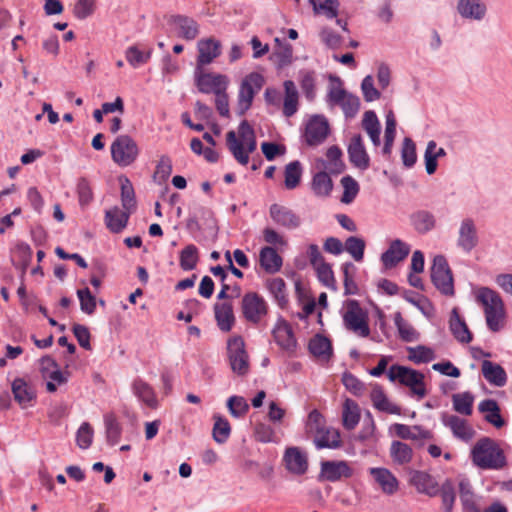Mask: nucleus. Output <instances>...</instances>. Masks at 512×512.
Masks as SVG:
<instances>
[{
    "label": "nucleus",
    "instance_id": "f257e3e1",
    "mask_svg": "<svg viewBox=\"0 0 512 512\" xmlns=\"http://www.w3.org/2000/svg\"><path fill=\"white\" fill-rule=\"evenodd\" d=\"M470 459L474 466L482 470H501L507 465L506 455L500 444L486 436L473 445Z\"/></svg>",
    "mask_w": 512,
    "mask_h": 512
},
{
    "label": "nucleus",
    "instance_id": "f03ea898",
    "mask_svg": "<svg viewBox=\"0 0 512 512\" xmlns=\"http://www.w3.org/2000/svg\"><path fill=\"white\" fill-rule=\"evenodd\" d=\"M227 146L234 159L243 166L249 163V156L257 148L254 129L246 121H242L238 131H229L226 135Z\"/></svg>",
    "mask_w": 512,
    "mask_h": 512
},
{
    "label": "nucleus",
    "instance_id": "7ed1b4c3",
    "mask_svg": "<svg viewBox=\"0 0 512 512\" xmlns=\"http://www.w3.org/2000/svg\"><path fill=\"white\" fill-rule=\"evenodd\" d=\"M339 313L342 318L343 326L347 331L362 338H366L370 335L368 312L357 300H345Z\"/></svg>",
    "mask_w": 512,
    "mask_h": 512
},
{
    "label": "nucleus",
    "instance_id": "20e7f679",
    "mask_svg": "<svg viewBox=\"0 0 512 512\" xmlns=\"http://www.w3.org/2000/svg\"><path fill=\"white\" fill-rule=\"evenodd\" d=\"M387 376L391 382H399L409 387L412 394L419 399L425 397L424 375L421 372L401 365H392L387 372Z\"/></svg>",
    "mask_w": 512,
    "mask_h": 512
},
{
    "label": "nucleus",
    "instance_id": "39448f33",
    "mask_svg": "<svg viewBox=\"0 0 512 512\" xmlns=\"http://www.w3.org/2000/svg\"><path fill=\"white\" fill-rule=\"evenodd\" d=\"M326 102L331 109L339 106L349 119L354 118L360 110L359 97L343 89L340 84L329 87Z\"/></svg>",
    "mask_w": 512,
    "mask_h": 512
},
{
    "label": "nucleus",
    "instance_id": "423d86ee",
    "mask_svg": "<svg viewBox=\"0 0 512 512\" xmlns=\"http://www.w3.org/2000/svg\"><path fill=\"white\" fill-rule=\"evenodd\" d=\"M431 281L442 294L452 297L455 294L452 271L447 259L443 255H436L431 266Z\"/></svg>",
    "mask_w": 512,
    "mask_h": 512
},
{
    "label": "nucleus",
    "instance_id": "0eeeda50",
    "mask_svg": "<svg viewBox=\"0 0 512 512\" xmlns=\"http://www.w3.org/2000/svg\"><path fill=\"white\" fill-rule=\"evenodd\" d=\"M264 78L260 73L252 72L241 82L238 92L237 113L242 116L251 107L255 95L262 89Z\"/></svg>",
    "mask_w": 512,
    "mask_h": 512
},
{
    "label": "nucleus",
    "instance_id": "6e6552de",
    "mask_svg": "<svg viewBox=\"0 0 512 512\" xmlns=\"http://www.w3.org/2000/svg\"><path fill=\"white\" fill-rule=\"evenodd\" d=\"M227 356L232 371L244 376L250 370L249 355L245 348V342L241 336H232L227 341Z\"/></svg>",
    "mask_w": 512,
    "mask_h": 512
},
{
    "label": "nucleus",
    "instance_id": "1a4fd4ad",
    "mask_svg": "<svg viewBox=\"0 0 512 512\" xmlns=\"http://www.w3.org/2000/svg\"><path fill=\"white\" fill-rule=\"evenodd\" d=\"M138 155V145L128 135H119L111 144V157L118 166L127 167L131 165Z\"/></svg>",
    "mask_w": 512,
    "mask_h": 512
},
{
    "label": "nucleus",
    "instance_id": "9d476101",
    "mask_svg": "<svg viewBox=\"0 0 512 512\" xmlns=\"http://www.w3.org/2000/svg\"><path fill=\"white\" fill-rule=\"evenodd\" d=\"M241 309L244 318L252 323H260L268 314V303L256 292L246 293L241 301Z\"/></svg>",
    "mask_w": 512,
    "mask_h": 512
},
{
    "label": "nucleus",
    "instance_id": "9b49d317",
    "mask_svg": "<svg viewBox=\"0 0 512 512\" xmlns=\"http://www.w3.org/2000/svg\"><path fill=\"white\" fill-rule=\"evenodd\" d=\"M194 76L198 90L205 94L214 93L216 95L226 90L229 83L227 76L205 72L203 68H195Z\"/></svg>",
    "mask_w": 512,
    "mask_h": 512
},
{
    "label": "nucleus",
    "instance_id": "f8f14e48",
    "mask_svg": "<svg viewBox=\"0 0 512 512\" xmlns=\"http://www.w3.org/2000/svg\"><path fill=\"white\" fill-rule=\"evenodd\" d=\"M40 372L42 377L46 380L47 391L51 393L55 392L58 386L65 384L69 377V372H62L59 365L50 356L41 358Z\"/></svg>",
    "mask_w": 512,
    "mask_h": 512
},
{
    "label": "nucleus",
    "instance_id": "ddd939ff",
    "mask_svg": "<svg viewBox=\"0 0 512 512\" xmlns=\"http://www.w3.org/2000/svg\"><path fill=\"white\" fill-rule=\"evenodd\" d=\"M478 243L479 236L475 220L471 217L463 218L457 230V247L464 253H470Z\"/></svg>",
    "mask_w": 512,
    "mask_h": 512
},
{
    "label": "nucleus",
    "instance_id": "4468645a",
    "mask_svg": "<svg viewBox=\"0 0 512 512\" xmlns=\"http://www.w3.org/2000/svg\"><path fill=\"white\" fill-rule=\"evenodd\" d=\"M329 134V124L322 115L311 116L305 125L304 138L308 145L317 146L323 143Z\"/></svg>",
    "mask_w": 512,
    "mask_h": 512
},
{
    "label": "nucleus",
    "instance_id": "2eb2a0df",
    "mask_svg": "<svg viewBox=\"0 0 512 512\" xmlns=\"http://www.w3.org/2000/svg\"><path fill=\"white\" fill-rule=\"evenodd\" d=\"M389 434L403 440H412L423 445L425 441L432 439L431 431L419 425H406L394 423L389 427Z\"/></svg>",
    "mask_w": 512,
    "mask_h": 512
},
{
    "label": "nucleus",
    "instance_id": "dca6fc26",
    "mask_svg": "<svg viewBox=\"0 0 512 512\" xmlns=\"http://www.w3.org/2000/svg\"><path fill=\"white\" fill-rule=\"evenodd\" d=\"M352 474L353 470L346 461L327 460L321 462L319 480L336 482Z\"/></svg>",
    "mask_w": 512,
    "mask_h": 512
},
{
    "label": "nucleus",
    "instance_id": "f3484780",
    "mask_svg": "<svg viewBox=\"0 0 512 512\" xmlns=\"http://www.w3.org/2000/svg\"><path fill=\"white\" fill-rule=\"evenodd\" d=\"M283 463L288 472L300 476L308 470V456L299 447H287L283 455Z\"/></svg>",
    "mask_w": 512,
    "mask_h": 512
},
{
    "label": "nucleus",
    "instance_id": "a211bd4d",
    "mask_svg": "<svg viewBox=\"0 0 512 512\" xmlns=\"http://www.w3.org/2000/svg\"><path fill=\"white\" fill-rule=\"evenodd\" d=\"M441 420L443 425L451 430L455 438L465 443L474 438L475 430L467 420L452 414H443Z\"/></svg>",
    "mask_w": 512,
    "mask_h": 512
},
{
    "label": "nucleus",
    "instance_id": "6ab92c4d",
    "mask_svg": "<svg viewBox=\"0 0 512 512\" xmlns=\"http://www.w3.org/2000/svg\"><path fill=\"white\" fill-rule=\"evenodd\" d=\"M456 10L462 19L475 22L483 21L488 12L483 0H458Z\"/></svg>",
    "mask_w": 512,
    "mask_h": 512
},
{
    "label": "nucleus",
    "instance_id": "aec40b11",
    "mask_svg": "<svg viewBox=\"0 0 512 512\" xmlns=\"http://www.w3.org/2000/svg\"><path fill=\"white\" fill-rule=\"evenodd\" d=\"M269 214L273 222L288 230H294L301 224L300 217L288 207L279 204L270 206Z\"/></svg>",
    "mask_w": 512,
    "mask_h": 512
},
{
    "label": "nucleus",
    "instance_id": "412c9836",
    "mask_svg": "<svg viewBox=\"0 0 512 512\" xmlns=\"http://www.w3.org/2000/svg\"><path fill=\"white\" fill-rule=\"evenodd\" d=\"M410 250L411 247L409 244L400 239H395L381 255V262L385 268H393L408 256Z\"/></svg>",
    "mask_w": 512,
    "mask_h": 512
},
{
    "label": "nucleus",
    "instance_id": "4be33fe9",
    "mask_svg": "<svg viewBox=\"0 0 512 512\" xmlns=\"http://www.w3.org/2000/svg\"><path fill=\"white\" fill-rule=\"evenodd\" d=\"M275 342L285 351L294 352L297 341L289 323L283 318H279L272 330Z\"/></svg>",
    "mask_w": 512,
    "mask_h": 512
},
{
    "label": "nucleus",
    "instance_id": "5701e85b",
    "mask_svg": "<svg viewBox=\"0 0 512 512\" xmlns=\"http://www.w3.org/2000/svg\"><path fill=\"white\" fill-rule=\"evenodd\" d=\"M348 156L350 162L360 170H366L370 166V157L366 151L363 139L360 134L351 138L348 146Z\"/></svg>",
    "mask_w": 512,
    "mask_h": 512
},
{
    "label": "nucleus",
    "instance_id": "b1692460",
    "mask_svg": "<svg viewBox=\"0 0 512 512\" xmlns=\"http://www.w3.org/2000/svg\"><path fill=\"white\" fill-rule=\"evenodd\" d=\"M198 57L196 68H203L221 54V44L213 38L201 39L197 43Z\"/></svg>",
    "mask_w": 512,
    "mask_h": 512
},
{
    "label": "nucleus",
    "instance_id": "393cba45",
    "mask_svg": "<svg viewBox=\"0 0 512 512\" xmlns=\"http://www.w3.org/2000/svg\"><path fill=\"white\" fill-rule=\"evenodd\" d=\"M369 473L380 486L383 493L393 495L398 491L399 481L389 469L373 467L369 469Z\"/></svg>",
    "mask_w": 512,
    "mask_h": 512
},
{
    "label": "nucleus",
    "instance_id": "a878e982",
    "mask_svg": "<svg viewBox=\"0 0 512 512\" xmlns=\"http://www.w3.org/2000/svg\"><path fill=\"white\" fill-rule=\"evenodd\" d=\"M482 375L485 380L495 386V387H503L507 383V373L504 368L492 361L484 360L481 364Z\"/></svg>",
    "mask_w": 512,
    "mask_h": 512
},
{
    "label": "nucleus",
    "instance_id": "bb28decb",
    "mask_svg": "<svg viewBox=\"0 0 512 512\" xmlns=\"http://www.w3.org/2000/svg\"><path fill=\"white\" fill-rule=\"evenodd\" d=\"M411 484L419 493L434 497L439 493V486L436 480L428 473L416 471L411 477Z\"/></svg>",
    "mask_w": 512,
    "mask_h": 512
},
{
    "label": "nucleus",
    "instance_id": "cd10ccee",
    "mask_svg": "<svg viewBox=\"0 0 512 512\" xmlns=\"http://www.w3.org/2000/svg\"><path fill=\"white\" fill-rule=\"evenodd\" d=\"M130 214V212L126 210H121L117 206L107 210L105 212L106 227L112 233H120L122 230L126 228Z\"/></svg>",
    "mask_w": 512,
    "mask_h": 512
},
{
    "label": "nucleus",
    "instance_id": "c85d7f7f",
    "mask_svg": "<svg viewBox=\"0 0 512 512\" xmlns=\"http://www.w3.org/2000/svg\"><path fill=\"white\" fill-rule=\"evenodd\" d=\"M370 399L375 409L388 413L400 415L401 409L398 405L391 402L381 386L375 385L370 393Z\"/></svg>",
    "mask_w": 512,
    "mask_h": 512
},
{
    "label": "nucleus",
    "instance_id": "c756f323",
    "mask_svg": "<svg viewBox=\"0 0 512 512\" xmlns=\"http://www.w3.org/2000/svg\"><path fill=\"white\" fill-rule=\"evenodd\" d=\"M449 329L455 339L460 343L467 344L472 340V334L465 321L460 317L457 308H453L449 319Z\"/></svg>",
    "mask_w": 512,
    "mask_h": 512
},
{
    "label": "nucleus",
    "instance_id": "7c9ffc66",
    "mask_svg": "<svg viewBox=\"0 0 512 512\" xmlns=\"http://www.w3.org/2000/svg\"><path fill=\"white\" fill-rule=\"evenodd\" d=\"M310 188L318 198H327L333 190V181L326 171H318L313 174Z\"/></svg>",
    "mask_w": 512,
    "mask_h": 512
},
{
    "label": "nucleus",
    "instance_id": "2f4dec72",
    "mask_svg": "<svg viewBox=\"0 0 512 512\" xmlns=\"http://www.w3.org/2000/svg\"><path fill=\"white\" fill-rule=\"evenodd\" d=\"M478 409L484 414V419L496 428L505 425V421L500 414V407L493 399H485L478 405Z\"/></svg>",
    "mask_w": 512,
    "mask_h": 512
},
{
    "label": "nucleus",
    "instance_id": "473e14b6",
    "mask_svg": "<svg viewBox=\"0 0 512 512\" xmlns=\"http://www.w3.org/2000/svg\"><path fill=\"white\" fill-rule=\"evenodd\" d=\"M389 454L393 463L397 465L409 464L414 456L412 447L400 440H394L391 442Z\"/></svg>",
    "mask_w": 512,
    "mask_h": 512
},
{
    "label": "nucleus",
    "instance_id": "72a5a7b5",
    "mask_svg": "<svg viewBox=\"0 0 512 512\" xmlns=\"http://www.w3.org/2000/svg\"><path fill=\"white\" fill-rule=\"evenodd\" d=\"M274 42L275 48L271 55V59L279 68H283L290 65L293 60L292 45L289 44L287 41L281 40L279 38H275Z\"/></svg>",
    "mask_w": 512,
    "mask_h": 512
},
{
    "label": "nucleus",
    "instance_id": "f704fd0d",
    "mask_svg": "<svg viewBox=\"0 0 512 512\" xmlns=\"http://www.w3.org/2000/svg\"><path fill=\"white\" fill-rule=\"evenodd\" d=\"M362 128L368 134L371 142L375 147L381 144V124L376 113L372 110L366 111L362 119Z\"/></svg>",
    "mask_w": 512,
    "mask_h": 512
},
{
    "label": "nucleus",
    "instance_id": "c9c22d12",
    "mask_svg": "<svg viewBox=\"0 0 512 512\" xmlns=\"http://www.w3.org/2000/svg\"><path fill=\"white\" fill-rule=\"evenodd\" d=\"M261 267L268 273L278 272L283 264V260L276 250L270 246L263 247L259 254Z\"/></svg>",
    "mask_w": 512,
    "mask_h": 512
},
{
    "label": "nucleus",
    "instance_id": "e433bc0d",
    "mask_svg": "<svg viewBox=\"0 0 512 512\" xmlns=\"http://www.w3.org/2000/svg\"><path fill=\"white\" fill-rule=\"evenodd\" d=\"M214 310L218 327L224 332L230 331L235 322L232 304L228 302L217 303Z\"/></svg>",
    "mask_w": 512,
    "mask_h": 512
},
{
    "label": "nucleus",
    "instance_id": "4c0bfd02",
    "mask_svg": "<svg viewBox=\"0 0 512 512\" xmlns=\"http://www.w3.org/2000/svg\"><path fill=\"white\" fill-rule=\"evenodd\" d=\"M134 395L150 408L157 407V399L153 388L142 379H135L132 383Z\"/></svg>",
    "mask_w": 512,
    "mask_h": 512
},
{
    "label": "nucleus",
    "instance_id": "58836bf2",
    "mask_svg": "<svg viewBox=\"0 0 512 512\" xmlns=\"http://www.w3.org/2000/svg\"><path fill=\"white\" fill-rule=\"evenodd\" d=\"M171 22L178 28L179 36L186 40H193L199 34L198 24L191 18L176 15L171 18Z\"/></svg>",
    "mask_w": 512,
    "mask_h": 512
},
{
    "label": "nucleus",
    "instance_id": "ea45409f",
    "mask_svg": "<svg viewBox=\"0 0 512 512\" xmlns=\"http://www.w3.org/2000/svg\"><path fill=\"white\" fill-rule=\"evenodd\" d=\"M314 444L317 449L338 448L341 445L340 434L335 429L324 427L314 436Z\"/></svg>",
    "mask_w": 512,
    "mask_h": 512
},
{
    "label": "nucleus",
    "instance_id": "a19ab883",
    "mask_svg": "<svg viewBox=\"0 0 512 512\" xmlns=\"http://www.w3.org/2000/svg\"><path fill=\"white\" fill-rule=\"evenodd\" d=\"M360 417L359 405L351 399H346L342 409V424L344 428L353 430L358 425Z\"/></svg>",
    "mask_w": 512,
    "mask_h": 512
},
{
    "label": "nucleus",
    "instance_id": "79ce46f5",
    "mask_svg": "<svg viewBox=\"0 0 512 512\" xmlns=\"http://www.w3.org/2000/svg\"><path fill=\"white\" fill-rule=\"evenodd\" d=\"M284 103H283V113L286 117L293 116L298 110V90L293 81L287 80L284 82Z\"/></svg>",
    "mask_w": 512,
    "mask_h": 512
},
{
    "label": "nucleus",
    "instance_id": "37998d69",
    "mask_svg": "<svg viewBox=\"0 0 512 512\" xmlns=\"http://www.w3.org/2000/svg\"><path fill=\"white\" fill-rule=\"evenodd\" d=\"M446 155V151L442 147H438L434 140L427 143L424 153L425 169L427 174L432 175L437 170V160Z\"/></svg>",
    "mask_w": 512,
    "mask_h": 512
},
{
    "label": "nucleus",
    "instance_id": "c03bdc74",
    "mask_svg": "<svg viewBox=\"0 0 512 512\" xmlns=\"http://www.w3.org/2000/svg\"><path fill=\"white\" fill-rule=\"evenodd\" d=\"M12 392L15 400L23 407L35 398L34 389L22 378L12 382Z\"/></svg>",
    "mask_w": 512,
    "mask_h": 512
},
{
    "label": "nucleus",
    "instance_id": "a18cd8bd",
    "mask_svg": "<svg viewBox=\"0 0 512 512\" xmlns=\"http://www.w3.org/2000/svg\"><path fill=\"white\" fill-rule=\"evenodd\" d=\"M475 297L477 302L482 305L484 312L493 309L498 306V304H503L500 295L488 287H480L477 289Z\"/></svg>",
    "mask_w": 512,
    "mask_h": 512
},
{
    "label": "nucleus",
    "instance_id": "49530a36",
    "mask_svg": "<svg viewBox=\"0 0 512 512\" xmlns=\"http://www.w3.org/2000/svg\"><path fill=\"white\" fill-rule=\"evenodd\" d=\"M309 351L315 357L327 360L332 354V345L328 338L316 335L309 342Z\"/></svg>",
    "mask_w": 512,
    "mask_h": 512
},
{
    "label": "nucleus",
    "instance_id": "de8ad7c7",
    "mask_svg": "<svg viewBox=\"0 0 512 512\" xmlns=\"http://www.w3.org/2000/svg\"><path fill=\"white\" fill-rule=\"evenodd\" d=\"M484 314L487 327L492 332H498L504 327L506 316L504 303L498 304V306L484 312Z\"/></svg>",
    "mask_w": 512,
    "mask_h": 512
},
{
    "label": "nucleus",
    "instance_id": "09e8293b",
    "mask_svg": "<svg viewBox=\"0 0 512 512\" xmlns=\"http://www.w3.org/2000/svg\"><path fill=\"white\" fill-rule=\"evenodd\" d=\"M151 55L152 49L141 50L138 45L129 46L125 51V58L133 68L146 64Z\"/></svg>",
    "mask_w": 512,
    "mask_h": 512
},
{
    "label": "nucleus",
    "instance_id": "8fccbe9b",
    "mask_svg": "<svg viewBox=\"0 0 512 512\" xmlns=\"http://www.w3.org/2000/svg\"><path fill=\"white\" fill-rule=\"evenodd\" d=\"M104 425L107 441L110 445H116L121 437L122 428L114 413L104 415Z\"/></svg>",
    "mask_w": 512,
    "mask_h": 512
},
{
    "label": "nucleus",
    "instance_id": "3c124183",
    "mask_svg": "<svg viewBox=\"0 0 512 512\" xmlns=\"http://www.w3.org/2000/svg\"><path fill=\"white\" fill-rule=\"evenodd\" d=\"M412 224L419 233H427L435 227L436 220L431 212L422 210L413 214Z\"/></svg>",
    "mask_w": 512,
    "mask_h": 512
},
{
    "label": "nucleus",
    "instance_id": "603ef678",
    "mask_svg": "<svg viewBox=\"0 0 512 512\" xmlns=\"http://www.w3.org/2000/svg\"><path fill=\"white\" fill-rule=\"evenodd\" d=\"M407 352L408 359L415 364L428 363L436 358L434 350L424 345L408 347Z\"/></svg>",
    "mask_w": 512,
    "mask_h": 512
},
{
    "label": "nucleus",
    "instance_id": "864d4df0",
    "mask_svg": "<svg viewBox=\"0 0 512 512\" xmlns=\"http://www.w3.org/2000/svg\"><path fill=\"white\" fill-rule=\"evenodd\" d=\"M121 202L123 210L132 213L136 208L135 192L128 178H121Z\"/></svg>",
    "mask_w": 512,
    "mask_h": 512
},
{
    "label": "nucleus",
    "instance_id": "5fc2aeb1",
    "mask_svg": "<svg viewBox=\"0 0 512 512\" xmlns=\"http://www.w3.org/2000/svg\"><path fill=\"white\" fill-rule=\"evenodd\" d=\"M198 260H199L198 248L193 244L187 245L180 252V259H179L180 267L184 271H191V270L195 269V267L197 266Z\"/></svg>",
    "mask_w": 512,
    "mask_h": 512
},
{
    "label": "nucleus",
    "instance_id": "6e6d98bb",
    "mask_svg": "<svg viewBox=\"0 0 512 512\" xmlns=\"http://www.w3.org/2000/svg\"><path fill=\"white\" fill-rule=\"evenodd\" d=\"M453 408L462 415L472 414L474 396L470 392L457 393L452 396Z\"/></svg>",
    "mask_w": 512,
    "mask_h": 512
},
{
    "label": "nucleus",
    "instance_id": "4d7b16f0",
    "mask_svg": "<svg viewBox=\"0 0 512 512\" xmlns=\"http://www.w3.org/2000/svg\"><path fill=\"white\" fill-rule=\"evenodd\" d=\"M284 176L285 187L290 190L296 188L302 177L301 163L299 161L288 163L285 167Z\"/></svg>",
    "mask_w": 512,
    "mask_h": 512
},
{
    "label": "nucleus",
    "instance_id": "13d9d810",
    "mask_svg": "<svg viewBox=\"0 0 512 512\" xmlns=\"http://www.w3.org/2000/svg\"><path fill=\"white\" fill-rule=\"evenodd\" d=\"M340 183L343 188V194L340 199L341 202L344 204L352 203L360 190L358 182L353 177L346 175L342 177Z\"/></svg>",
    "mask_w": 512,
    "mask_h": 512
},
{
    "label": "nucleus",
    "instance_id": "bf43d9fd",
    "mask_svg": "<svg viewBox=\"0 0 512 512\" xmlns=\"http://www.w3.org/2000/svg\"><path fill=\"white\" fill-rule=\"evenodd\" d=\"M459 494L460 500L465 510L470 512H476L475 495L472 491V486L468 480H461L459 482Z\"/></svg>",
    "mask_w": 512,
    "mask_h": 512
},
{
    "label": "nucleus",
    "instance_id": "052dcab7",
    "mask_svg": "<svg viewBox=\"0 0 512 512\" xmlns=\"http://www.w3.org/2000/svg\"><path fill=\"white\" fill-rule=\"evenodd\" d=\"M214 426H213V439L219 443L223 444L227 441L231 433V427L227 419L222 416L215 415L214 416Z\"/></svg>",
    "mask_w": 512,
    "mask_h": 512
},
{
    "label": "nucleus",
    "instance_id": "680f3d73",
    "mask_svg": "<svg viewBox=\"0 0 512 512\" xmlns=\"http://www.w3.org/2000/svg\"><path fill=\"white\" fill-rule=\"evenodd\" d=\"M267 288L279 306L287 303L286 284L282 278H273L267 281Z\"/></svg>",
    "mask_w": 512,
    "mask_h": 512
},
{
    "label": "nucleus",
    "instance_id": "e2e57ef3",
    "mask_svg": "<svg viewBox=\"0 0 512 512\" xmlns=\"http://www.w3.org/2000/svg\"><path fill=\"white\" fill-rule=\"evenodd\" d=\"M395 325L398 329L399 335L403 341L414 342L419 339V333L414 327L406 322L400 313L395 315Z\"/></svg>",
    "mask_w": 512,
    "mask_h": 512
},
{
    "label": "nucleus",
    "instance_id": "0e129e2a",
    "mask_svg": "<svg viewBox=\"0 0 512 512\" xmlns=\"http://www.w3.org/2000/svg\"><path fill=\"white\" fill-rule=\"evenodd\" d=\"M328 164L324 166V169L329 170L331 173H341L345 165L341 160L342 152L337 146H331L326 153Z\"/></svg>",
    "mask_w": 512,
    "mask_h": 512
},
{
    "label": "nucleus",
    "instance_id": "69168bd1",
    "mask_svg": "<svg viewBox=\"0 0 512 512\" xmlns=\"http://www.w3.org/2000/svg\"><path fill=\"white\" fill-rule=\"evenodd\" d=\"M312 6L315 13H321L327 18L333 19L338 15L339 0H314Z\"/></svg>",
    "mask_w": 512,
    "mask_h": 512
},
{
    "label": "nucleus",
    "instance_id": "338daca9",
    "mask_svg": "<svg viewBox=\"0 0 512 512\" xmlns=\"http://www.w3.org/2000/svg\"><path fill=\"white\" fill-rule=\"evenodd\" d=\"M77 297L80 302V309L83 313L92 315L96 310V298L92 295L89 288L77 290Z\"/></svg>",
    "mask_w": 512,
    "mask_h": 512
},
{
    "label": "nucleus",
    "instance_id": "774afa93",
    "mask_svg": "<svg viewBox=\"0 0 512 512\" xmlns=\"http://www.w3.org/2000/svg\"><path fill=\"white\" fill-rule=\"evenodd\" d=\"M227 408L235 418L243 417L249 410V405L242 396H231L227 400Z\"/></svg>",
    "mask_w": 512,
    "mask_h": 512
}]
</instances>
